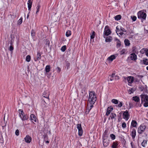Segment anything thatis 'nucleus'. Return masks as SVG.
I'll use <instances>...</instances> for the list:
<instances>
[{"instance_id":"f257e3e1","label":"nucleus","mask_w":148,"mask_h":148,"mask_svg":"<svg viewBox=\"0 0 148 148\" xmlns=\"http://www.w3.org/2000/svg\"><path fill=\"white\" fill-rule=\"evenodd\" d=\"M97 100L96 96L95 95L94 92L91 91L89 94V98L88 101L90 104H93Z\"/></svg>"},{"instance_id":"f03ea898","label":"nucleus","mask_w":148,"mask_h":148,"mask_svg":"<svg viewBox=\"0 0 148 148\" xmlns=\"http://www.w3.org/2000/svg\"><path fill=\"white\" fill-rule=\"evenodd\" d=\"M137 15L138 18H141L144 20L146 19L147 16L146 13L140 11L138 13Z\"/></svg>"},{"instance_id":"7ed1b4c3","label":"nucleus","mask_w":148,"mask_h":148,"mask_svg":"<svg viewBox=\"0 0 148 148\" xmlns=\"http://www.w3.org/2000/svg\"><path fill=\"white\" fill-rule=\"evenodd\" d=\"M111 33L110 30L108 29V26H106L104 33V37L106 38L105 36H108Z\"/></svg>"},{"instance_id":"20e7f679","label":"nucleus","mask_w":148,"mask_h":148,"mask_svg":"<svg viewBox=\"0 0 148 148\" xmlns=\"http://www.w3.org/2000/svg\"><path fill=\"white\" fill-rule=\"evenodd\" d=\"M77 128L78 130V134L79 136H81L83 134V130L82 127L81 125L80 124L77 125Z\"/></svg>"},{"instance_id":"39448f33","label":"nucleus","mask_w":148,"mask_h":148,"mask_svg":"<svg viewBox=\"0 0 148 148\" xmlns=\"http://www.w3.org/2000/svg\"><path fill=\"white\" fill-rule=\"evenodd\" d=\"M142 102L148 101V95H140Z\"/></svg>"},{"instance_id":"423d86ee","label":"nucleus","mask_w":148,"mask_h":148,"mask_svg":"<svg viewBox=\"0 0 148 148\" xmlns=\"http://www.w3.org/2000/svg\"><path fill=\"white\" fill-rule=\"evenodd\" d=\"M145 126L140 125L138 129V132L140 134H141L143 133L145 129Z\"/></svg>"},{"instance_id":"0eeeda50","label":"nucleus","mask_w":148,"mask_h":148,"mask_svg":"<svg viewBox=\"0 0 148 148\" xmlns=\"http://www.w3.org/2000/svg\"><path fill=\"white\" fill-rule=\"evenodd\" d=\"M49 94L48 91L45 92L43 94V97L47 99L46 102H49Z\"/></svg>"},{"instance_id":"6e6552de","label":"nucleus","mask_w":148,"mask_h":148,"mask_svg":"<svg viewBox=\"0 0 148 148\" xmlns=\"http://www.w3.org/2000/svg\"><path fill=\"white\" fill-rule=\"evenodd\" d=\"M129 114L128 111L126 110L124 112L123 114V116L124 119L126 120H127L129 119Z\"/></svg>"},{"instance_id":"1a4fd4ad","label":"nucleus","mask_w":148,"mask_h":148,"mask_svg":"<svg viewBox=\"0 0 148 148\" xmlns=\"http://www.w3.org/2000/svg\"><path fill=\"white\" fill-rule=\"evenodd\" d=\"M24 139L26 142L27 143H29L31 141L32 138L29 135H27L25 137Z\"/></svg>"},{"instance_id":"9d476101","label":"nucleus","mask_w":148,"mask_h":148,"mask_svg":"<svg viewBox=\"0 0 148 148\" xmlns=\"http://www.w3.org/2000/svg\"><path fill=\"white\" fill-rule=\"evenodd\" d=\"M141 64L148 65V59L147 58H144L143 60H141L140 62Z\"/></svg>"},{"instance_id":"9b49d317","label":"nucleus","mask_w":148,"mask_h":148,"mask_svg":"<svg viewBox=\"0 0 148 148\" xmlns=\"http://www.w3.org/2000/svg\"><path fill=\"white\" fill-rule=\"evenodd\" d=\"M113 110V108H112L111 106L109 107L107 109L106 115V116H108Z\"/></svg>"},{"instance_id":"f8f14e48","label":"nucleus","mask_w":148,"mask_h":148,"mask_svg":"<svg viewBox=\"0 0 148 148\" xmlns=\"http://www.w3.org/2000/svg\"><path fill=\"white\" fill-rule=\"evenodd\" d=\"M130 58L131 60L134 61L136 60L137 59V56L134 53L131 54Z\"/></svg>"},{"instance_id":"ddd939ff","label":"nucleus","mask_w":148,"mask_h":148,"mask_svg":"<svg viewBox=\"0 0 148 148\" xmlns=\"http://www.w3.org/2000/svg\"><path fill=\"white\" fill-rule=\"evenodd\" d=\"M41 58V54L39 53V52H38L37 53V54L34 60L35 61H37L38 60H40Z\"/></svg>"},{"instance_id":"4468645a","label":"nucleus","mask_w":148,"mask_h":148,"mask_svg":"<svg viewBox=\"0 0 148 148\" xmlns=\"http://www.w3.org/2000/svg\"><path fill=\"white\" fill-rule=\"evenodd\" d=\"M131 135L132 138H134L136 136V130L135 129H132L131 132Z\"/></svg>"},{"instance_id":"2eb2a0df","label":"nucleus","mask_w":148,"mask_h":148,"mask_svg":"<svg viewBox=\"0 0 148 148\" xmlns=\"http://www.w3.org/2000/svg\"><path fill=\"white\" fill-rule=\"evenodd\" d=\"M32 1L31 0H29L28 1V2H27L28 7V10L30 11L31 10V8L32 7Z\"/></svg>"},{"instance_id":"dca6fc26","label":"nucleus","mask_w":148,"mask_h":148,"mask_svg":"<svg viewBox=\"0 0 148 148\" xmlns=\"http://www.w3.org/2000/svg\"><path fill=\"white\" fill-rule=\"evenodd\" d=\"M20 117L21 119V120L23 121L27 120L28 119V116L26 115H25V114H23V115H20Z\"/></svg>"},{"instance_id":"f3484780","label":"nucleus","mask_w":148,"mask_h":148,"mask_svg":"<svg viewBox=\"0 0 148 148\" xmlns=\"http://www.w3.org/2000/svg\"><path fill=\"white\" fill-rule=\"evenodd\" d=\"M30 119L32 121H36V118L35 115L31 114L30 116Z\"/></svg>"},{"instance_id":"a211bd4d","label":"nucleus","mask_w":148,"mask_h":148,"mask_svg":"<svg viewBox=\"0 0 148 148\" xmlns=\"http://www.w3.org/2000/svg\"><path fill=\"white\" fill-rule=\"evenodd\" d=\"M127 80L129 83H131L133 82V77L132 76H129L127 77Z\"/></svg>"},{"instance_id":"6ab92c4d","label":"nucleus","mask_w":148,"mask_h":148,"mask_svg":"<svg viewBox=\"0 0 148 148\" xmlns=\"http://www.w3.org/2000/svg\"><path fill=\"white\" fill-rule=\"evenodd\" d=\"M115 41L116 42V47L117 48L121 46V42L117 38L115 39Z\"/></svg>"},{"instance_id":"aec40b11","label":"nucleus","mask_w":148,"mask_h":148,"mask_svg":"<svg viewBox=\"0 0 148 148\" xmlns=\"http://www.w3.org/2000/svg\"><path fill=\"white\" fill-rule=\"evenodd\" d=\"M116 58V56L114 55H112L108 57L107 60L108 61H112L114 60Z\"/></svg>"},{"instance_id":"412c9836","label":"nucleus","mask_w":148,"mask_h":148,"mask_svg":"<svg viewBox=\"0 0 148 148\" xmlns=\"http://www.w3.org/2000/svg\"><path fill=\"white\" fill-rule=\"evenodd\" d=\"M116 115L114 113H112L110 114V116L109 118V119H110V118L111 119H116Z\"/></svg>"},{"instance_id":"4be33fe9","label":"nucleus","mask_w":148,"mask_h":148,"mask_svg":"<svg viewBox=\"0 0 148 148\" xmlns=\"http://www.w3.org/2000/svg\"><path fill=\"white\" fill-rule=\"evenodd\" d=\"M109 144L108 141L107 139H103V145L105 147H106Z\"/></svg>"},{"instance_id":"5701e85b","label":"nucleus","mask_w":148,"mask_h":148,"mask_svg":"<svg viewBox=\"0 0 148 148\" xmlns=\"http://www.w3.org/2000/svg\"><path fill=\"white\" fill-rule=\"evenodd\" d=\"M132 99L136 102H138L140 101L139 98L137 96L133 97H132Z\"/></svg>"},{"instance_id":"b1692460","label":"nucleus","mask_w":148,"mask_h":148,"mask_svg":"<svg viewBox=\"0 0 148 148\" xmlns=\"http://www.w3.org/2000/svg\"><path fill=\"white\" fill-rule=\"evenodd\" d=\"M137 123L135 121L132 120L131 123V126L134 127H136Z\"/></svg>"},{"instance_id":"393cba45","label":"nucleus","mask_w":148,"mask_h":148,"mask_svg":"<svg viewBox=\"0 0 148 148\" xmlns=\"http://www.w3.org/2000/svg\"><path fill=\"white\" fill-rule=\"evenodd\" d=\"M105 38V41L107 42H110L112 40V37L110 36L107 37Z\"/></svg>"},{"instance_id":"a878e982","label":"nucleus","mask_w":148,"mask_h":148,"mask_svg":"<svg viewBox=\"0 0 148 148\" xmlns=\"http://www.w3.org/2000/svg\"><path fill=\"white\" fill-rule=\"evenodd\" d=\"M50 66L47 65L46 66L45 68V70L46 72H49L50 71Z\"/></svg>"},{"instance_id":"bb28decb","label":"nucleus","mask_w":148,"mask_h":148,"mask_svg":"<svg viewBox=\"0 0 148 148\" xmlns=\"http://www.w3.org/2000/svg\"><path fill=\"white\" fill-rule=\"evenodd\" d=\"M125 44V45L128 46L130 45V41L127 39H125L124 41Z\"/></svg>"},{"instance_id":"cd10ccee","label":"nucleus","mask_w":148,"mask_h":148,"mask_svg":"<svg viewBox=\"0 0 148 148\" xmlns=\"http://www.w3.org/2000/svg\"><path fill=\"white\" fill-rule=\"evenodd\" d=\"M31 60V56L30 55H27L26 58V60L27 62H29Z\"/></svg>"},{"instance_id":"c85d7f7f","label":"nucleus","mask_w":148,"mask_h":148,"mask_svg":"<svg viewBox=\"0 0 148 148\" xmlns=\"http://www.w3.org/2000/svg\"><path fill=\"white\" fill-rule=\"evenodd\" d=\"M121 18V16L120 15H117L115 17V19L117 21L120 20Z\"/></svg>"},{"instance_id":"c756f323","label":"nucleus","mask_w":148,"mask_h":148,"mask_svg":"<svg viewBox=\"0 0 148 148\" xmlns=\"http://www.w3.org/2000/svg\"><path fill=\"white\" fill-rule=\"evenodd\" d=\"M71 31L70 30H68L66 32V35L68 37L71 35Z\"/></svg>"},{"instance_id":"7c9ffc66","label":"nucleus","mask_w":148,"mask_h":148,"mask_svg":"<svg viewBox=\"0 0 148 148\" xmlns=\"http://www.w3.org/2000/svg\"><path fill=\"white\" fill-rule=\"evenodd\" d=\"M147 140H144L141 143L143 147H145V145L147 144Z\"/></svg>"},{"instance_id":"2f4dec72","label":"nucleus","mask_w":148,"mask_h":148,"mask_svg":"<svg viewBox=\"0 0 148 148\" xmlns=\"http://www.w3.org/2000/svg\"><path fill=\"white\" fill-rule=\"evenodd\" d=\"M117 145V143L116 142H114L112 145V148H116Z\"/></svg>"},{"instance_id":"473e14b6","label":"nucleus","mask_w":148,"mask_h":148,"mask_svg":"<svg viewBox=\"0 0 148 148\" xmlns=\"http://www.w3.org/2000/svg\"><path fill=\"white\" fill-rule=\"evenodd\" d=\"M19 113V116H20V115L21 116V115H23V114H24V113L23 112V110L21 109H19L18 110Z\"/></svg>"},{"instance_id":"72a5a7b5","label":"nucleus","mask_w":148,"mask_h":148,"mask_svg":"<svg viewBox=\"0 0 148 148\" xmlns=\"http://www.w3.org/2000/svg\"><path fill=\"white\" fill-rule=\"evenodd\" d=\"M112 102L115 104H117L118 103V101L117 99H113L112 100Z\"/></svg>"},{"instance_id":"f704fd0d","label":"nucleus","mask_w":148,"mask_h":148,"mask_svg":"<svg viewBox=\"0 0 148 148\" xmlns=\"http://www.w3.org/2000/svg\"><path fill=\"white\" fill-rule=\"evenodd\" d=\"M90 35V38L91 39L94 38H95V32L94 31L93 32L92 34Z\"/></svg>"},{"instance_id":"c9c22d12","label":"nucleus","mask_w":148,"mask_h":148,"mask_svg":"<svg viewBox=\"0 0 148 148\" xmlns=\"http://www.w3.org/2000/svg\"><path fill=\"white\" fill-rule=\"evenodd\" d=\"M31 35L32 36L34 37L35 35V32L34 30L32 29L31 31Z\"/></svg>"},{"instance_id":"e433bc0d","label":"nucleus","mask_w":148,"mask_h":148,"mask_svg":"<svg viewBox=\"0 0 148 148\" xmlns=\"http://www.w3.org/2000/svg\"><path fill=\"white\" fill-rule=\"evenodd\" d=\"M110 137L112 140H114L115 139L116 136H115L113 134H111L110 135Z\"/></svg>"},{"instance_id":"4c0bfd02","label":"nucleus","mask_w":148,"mask_h":148,"mask_svg":"<svg viewBox=\"0 0 148 148\" xmlns=\"http://www.w3.org/2000/svg\"><path fill=\"white\" fill-rule=\"evenodd\" d=\"M66 49V46L64 45L61 48V50L63 51H64Z\"/></svg>"},{"instance_id":"58836bf2","label":"nucleus","mask_w":148,"mask_h":148,"mask_svg":"<svg viewBox=\"0 0 148 148\" xmlns=\"http://www.w3.org/2000/svg\"><path fill=\"white\" fill-rule=\"evenodd\" d=\"M22 22V18L21 17L18 21V24L20 25Z\"/></svg>"},{"instance_id":"ea45409f","label":"nucleus","mask_w":148,"mask_h":148,"mask_svg":"<svg viewBox=\"0 0 148 148\" xmlns=\"http://www.w3.org/2000/svg\"><path fill=\"white\" fill-rule=\"evenodd\" d=\"M14 49V48L12 46L10 45L9 47V50L11 52H12Z\"/></svg>"},{"instance_id":"a19ab883","label":"nucleus","mask_w":148,"mask_h":148,"mask_svg":"<svg viewBox=\"0 0 148 148\" xmlns=\"http://www.w3.org/2000/svg\"><path fill=\"white\" fill-rule=\"evenodd\" d=\"M45 45H47L49 47L50 41L49 40H46V41Z\"/></svg>"},{"instance_id":"79ce46f5","label":"nucleus","mask_w":148,"mask_h":148,"mask_svg":"<svg viewBox=\"0 0 148 148\" xmlns=\"http://www.w3.org/2000/svg\"><path fill=\"white\" fill-rule=\"evenodd\" d=\"M40 5H38L37 6V11H36V14H37L38 12H39V9H40Z\"/></svg>"},{"instance_id":"37998d69","label":"nucleus","mask_w":148,"mask_h":148,"mask_svg":"<svg viewBox=\"0 0 148 148\" xmlns=\"http://www.w3.org/2000/svg\"><path fill=\"white\" fill-rule=\"evenodd\" d=\"M126 50L125 49H123L121 51H120V54L121 55H122L125 53Z\"/></svg>"},{"instance_id":"c03bdc74","label":"nucleus","mask_w":148,"mask_h":148,"mask_svg":"<svg viewBox=\"0 0 148 148\" xmlns=\"http://www.w3.org/2000/svg\"><path fill=\"white\" fill-rule=\"evenodd\" d=\"M90 110H91V109H90V108H89V106H88L87 108L86 111V114H88L89 113V111H90Z\"/></svg>"},{"instance_id":"a18cd8bd","label":"nucleus","mask_w":148,"mask_h":148,"mask_svg":"<svg viewBox=\"0 0 148 148\" xmlns=\"http://www.w3.org/2000/svg\"><path fill=\"white\" fill-rule=\"evenodd\" d=\"M66 66L67 67V69H68L70 66V63L68 62H66Z\"/></svg>"},{"instance_id":"49530a36","label":"nucleus","mask_w":148,"mask_h":148,"mask_svg":"<svg viewBox=\"0 0 148 148\" xmlns=\"http://www.w3.org/2000/svg\"><path fill=\"white\" fill-rule=\"evenodd\" d=\"M131 18L133 21H135L136 19V16H132Z\"/></svg>"},{"instance_id":"de8ad7c7","label":"nucleus","mask_w":148,"mask_h":148,"mask_svg":"<svg viewBox=\"0 0 148 148\" xmlns=\"http://www.w3.org/2000/svg\"><path fill=\"white\" fill-rule=\"evenodd\" d=\"M145 103L144 104V106L145 107H147L148 106V101L144 102Z\"/></svg>"},{"instance_id":"09e8293b","label":"nucleus","mask_w":148,"mask_h":148,"mask_svg":"<svg viewBox=\"0 0 148 148\" xmlns=\"http://www.w3.org/2000/svg\"><path fill=\"white\" fill-rule=\"evenodd\" d=\"M113 77L109 76V77H108V80L109 81L110 80V81H112L113 80Z\"/></svg>"},{"instance_id":"8fccbe9b","label":"nucleus","mask_w":148,"mask_h":148,"mask_svg":"<svg viewBox=\"0 0 148 148\" xmlns=\"http://www.w3.org/2000/svg\"><path fill=\"white\" fill-rule=\"evenodd\" d=\"M122 126L123 128H125L126 126V124L125 122H123L122 123Z\"/></svg>"},{"instance_id":"3c124183","label":"nucleus","mask_w":148,"mask_h":148,"mask_svg":"<svg viewBox=\"0 0 148 148\" xmlns=\"http://www.w3.org/2000/svg\"><path fill=\"white\" fill-rule=\"evenodd\" d=\"M15 134L16 136H18L19 135V131L17 129L16 130Z\"/></svg>"},{"instance_id":"603ef678","label":"nucleus","mask_w":148,"mask_h":148,"mask_svg":"<svg viewBox=\"0 0 148 148\" xmlns=\"http://www.w3.org/2000/svg\"><path fill=\"white\" fill-rule=\"evenodd\" d=\"M139 89L140 91H142L144 89V88L143 86H141L139 87Z\"/></svg>"},{"instance_id":"864d4df0","label":"nucleus","mask_w":148,"mask_h":148,"mask_svg":"<svg viewBox=\"0 0 148 148\" xmlns=\"http://www.w3.org/2000/svg\"><path fill=\"white\" fill-rule=\"evenodd\" d=\"M134 91V90L132 89H129V93L130 94H131V93H133Z\"/></svg>"},{"instance_id":"5fc2aeb1","label":"nucleus","mask_w":148,"mask_h":148,"mask_svg":"<svg viewBox=\"0 0 148 148\" xmlns=\"http://www.w3.org/2000/svg\"><path fill=\"white\" fill-rule=\"evenodd\" d=\"M122 106V102H120L119 103L118 105V106L119 107H121Z\"/></svg>"},{"instance_id":"6e6d98bb","label":"nucleus","mask_w":148,"mask_h":148,"mask_svg":"<svg viewBox=\"0 0 148 148\" xmlns=\"http://www.w3.org/2000/svg\"><path fill=\"white\" fill-rule=\"evenodd\" d=\"M57 69V72H58V73L60 72L61 71L60 68V67H58Z\"/></svg>"},{"instance_id":"4d7b16f0","label":"nucleus","mask_w":148,"mask_h":148,"mask_svg":"<svg viewBox=\"0 0 148 148\" xmlns=\"http://www.w3.org/2000/svg\"><path fill=\"white\" fill-rule=\"evenodd\" d=\"M43 137H44V138L45 139H46L47 138V135L46 134H44V135H43Z\"/></svg>"},{"instance_id":"13d9d810","label":"nucleus","mask_w":148,"mask_h":148,"mask_svg":"<svg viewBox=\"0 0 148 148\" xmlns=\"http://www.w3.org/2000/svg\"><path fill=\"white\" fill-rule=\"evenodd\" d=\"M121 30L122 31V32H126V30H125V29L123 28H121Z\"/></svg>"},{"instance_id":"bf43d9fd","label":"nucleus","mask_w":148,"mask_h":148,"mask_svg":"<svg viewBox=\"0 0 148 148\" xmlns=\"http://www.w3.org/2000/svg\"><path fill=\"white\" fill-rule=\"evenodd\" d=\"M145 53H146V55L147 56H148V49H147Z\"/></svg>"},{"instance_id":"052dcab7","label":"nucleus","mask_w":148,"mask_h":148,"mask_svg":"<svg viewBox=\"0 0 148 148\" xmlns=\"http://www.w3.org/2000/svg\"><path fill=\"white\" fill-rule=\"evenodd\" d=\"M120 29H118V30H116V32L117 33V34H119V32H120Z\"/></svg>"},{"instance_id":"680f3d73","label":"nucleus","mask_w":148,"mask_h":148,"mask_svg":"<svg viewBox=\"0 0 148 148\" xmlns=\"http://www.w3.org/2000/svg\"><path fill=\"white\" fill-rule=\"evenodd\" d=\"M132 105L131 103H130L129 104V107H130V108H132Z\"/></svg>"},{"instance_id":"e2e57ef3","label":"nucleus","mask_w":148,"mask_h":148,"mask_svg":"<svg viewBox=\"0 0 148 148\" xmlns=\"http://www.w3.org/2000/svg\"><path fill=\"white\" fill-rule=\"evenodd\" d=\"M91 105H90V106H89V108H90V109H91L92 107H93V104H90Z\"/></svg>"},{"instance_id":"0e129e2a","label":"nucleus","mask_w":148,"mask_h":148,"mask_svg":"<svg viewBox=\"0 0 148 148\" xmlns=\"http://www.w3.org/2000/svg\"><path fill=\"white\" fill-rule=\"evenodd\" d=\"M13 43V41L12 40H11V41L10 42V44L12 46Z\"/></svg>"},{"instance_id":"69168bd1","label":"nucleus","mask_w":148,"mask_h":148,"mask_svg":"<svg viewBox=\"0 0 148 148\" xmlns=\"http://www.w3.org/2000/svg\"><path fill=\"white\" fill-rule=\"evenodd\" d=\"M107 130H105L104 132V136L105 135H106L107 134Z\"/></svg>"},{"instance_id":"338daca9","label":"nucleus","mask_w":148,"mask_h":148,"mask_svg":"<svg viewBox=\"0 0 148 148\" xmlns=\"http://www.w3.org/2000/svg\"><path fill=\"white\" fill-rule=\"evenodd\" d=\"M114 75H115V74H114V73H112V74L111 75H110V76H111V77H114Z\"/></svg>"},{"instance_id":"774afa93","label":"nucleus","mask_w":148,"mask_h":148,"mask_svg":"<svg viewBox=\"0 0 148 148\" xmlns=\"http://www.w3.org/2000/svg\"><path fill=\"white\" fill-rule=\"evenodd\" d=\"M85 92V90H83V89H82V93H84Z\"/></svg>"}]
</instances>
